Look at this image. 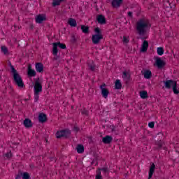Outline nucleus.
Here are the masks:
<instances>
[{
    "instance_id": "423d86ee",
    "label": "nucleus",
    "mask_w": 179,
    "mask_h": 179,
    "mask_svg": "<svg viewBox=\"0 0 179 179\" xmlns=\"http://www.w3.org/2000/svg\"><path fill=\"white\" fill-rule=\"evenodd\" d=\"M36 22L38 24H41L43 22H45L47 20V17L44 14H39L35 18Z\"/></svg>"
},
{
    "instance_id": "79ce46f5",
    "label": "nucleus",
    "mask_w": 179,
    "mask_h": 179,
    "mask_svg": "<svg viewBox=\"0 0 179 179\" xmlns=\"http://www.w3.org/2000/svg\"><path fill=\"white\" fill-rule=\"evenodd\" d=\"M52 45H65V44L61 43H53Z\"/></svg>"
},
{
    "instance_id": "a878e982",
    "label": "nucleus",
    "mask_w": 179,
    "mask_h": 179,
    "mask_svg": "<svg viewBox=\"0 0 179 179\" xmlns=\"http://www.w3.org/2000/svg\"><path fill=\"white\" fill-rule=\"evenodd\" d=\"M122 87V85L121 84V80H117L115 83V89L120 90Z\"/></svg>"
},
{
    "instance_id": "f704fd0d",
    "label": "nucleus",
    "mask_w": 179,
    "mask_h": 179,
    "mask_svg": "<svg viewBox=\"0 0 179 179\" xmlns=\"http://www.w3.org/2000/svg\"><path fill=\"white\" fill-rule=\"evenodd\" d=\"M157 145L159 148H162L163 147V141H158Z\"/></svg>"
},
{
    "instance_id": "9b49d317",
    "label": "nucleus",
    "mask_w": 179,
    "mask_h": 179,
    "mask_svg": "<svg viewBox=\"0 0 179 179\" xmlns=\"http://www.w3.org/2000/svg\"><path fill=\"white\" fill-rule=\"evenodd\" d=\"M102 142L105 145H110L111 142H113V136H106L102 138Z\"/></svg>"
},
{
    "instance_id": "3c124183",
    "label": "nucleus",
    "mask_w": 179,
    "mask_h": 179,
    "mask_svg": "<svg viewBox=\"0 0 179 179\" xmlns=\"http://www.w3.org/2000/svg\"><path fill=\"white\" fill-rule=\"evenodd\" d=\"M110 128L112 129V132H114V131H115V127L114 126H110Z\"/></svg>"
},
{
    "instance_id": "2eb2a0df",
    "label": "nucleus",
    "mask_w": 179,
    "mask_h": 179,
    "mask_svg": "<svg viewBox=\"0 0 179 179\" xmlns=\"http://www.w3.org/2000/svg\"><path fill=\"white\" fill-rule=\"evenodd\" d=\"M38 118L39 122L43 124L47 121V115H45V113H40Z\"/></svg>"
},
{
    "instance_id": "dca6fc26",
    "label": "nucleus",
    "mask_w": 179,
    "mask_h": 179,
    "mask_svg": "<svg viewBox=\"0 0 179 179\" xmlns=\"http://www.w3.org/2000/svg\"><path fill=\"white\" fill-rule=\"evenodd\" d=\"M24 126L25 128H31L33 127V123L31 122V120L29 118H26L24 120Z\"/></svg>"
},
{
    "instance_id": "9d476101",
    "label": "nucleus",
    "mask_w": 179,
    "mask_h": 179,
    "mask_svg": "<svg viewBox=\"0 0 179 179\" xmlns=\"http://www.w3.org/2000/svg\"><path fill=\"white\" fill-rule=\"evenodd\" d=\"M96 20L100 24H106V23L107 22V21L106 20V17H104V15H97Z\"/></svg>"
},
{
    "instance_id": "4c0bfd02",
    "label": "nucleus",
    "mask_w": 179,
    "mask_h": 179,
    "mask_svg": "<svg viewBox=\"0 0 179 179\" xmlns=\"http://www.w3.org/2000/svg\"><path fill=\"white\" fill-rule=\"evenodd\" d=\"M99 171H103V173H107L108 171V169L107 168H101L99 169Z\"/></svg>"
},
{
    "instance_id": "2f4dec72",
    "label": "nucleus",
    "mask_w": 179,
    "mask_h": 179,
    "mask_svg": "<svg viewBox=\"0 0 179 179\" xmlns=\"http://www.w3.org/2000/svg\"><path fill=\"white\" fill-rule=\"evenodd\" d=\"M11 72L13 73V76H15V75H18L19 73H17V71L15 69V67L13 66H11L10 67Z\"/></svg>"
},
{
    "instance_id": "393cba45",
    "label": "nucleus",
    "mask_w": 179,
    "mask_h": 179,
    "mask_svg": "<svg viewBox=\"0 0 179 179\" xmlns=\"http://www.w3.org/2000/svg\"><path fill=\"white\" fill-rule=\"evenodd\" d=\"M1 52L3 54H4V55H9V50L5 45L1 46Z\"/></svg>"
},
{
    "instance_id": "bb28decb",
    "label": "nucleus",
    "mask_w": 179,
    "mask_h": 179,
    "mask_svg": "<svg viewBox=\"0 0 179 179\" xmlns=\"http://www.w3.org/2000/svg\"><path fill=\"white\" fill-rule=\"evenodd\" d=\"M140 96L141 97V99H148L149 96H148V92L143 90L140 92Z\"/></svg>"
},
{
    "instance_id": "5fc2aeb1",
    "label": "nucleus",
    "mask_w": 179,
    "mask_h": 179,
    "mask_svg": "<svg viewBox=\"0 0 179 179\" xmlns=\"http://www.w3.org/2000/svg\"><path fill=\"white\" fill-rule=\"evenodd\" d=\"M131 48V46H129V48Z\"/></svg>"
},
{
    "instance_id": "7c9ffc66",
    "label": "nucleus",
    "mask_w": 179,
    "mask_h": 179,
    "mask_svg": "<svg viewBox=\"0 0 179 179\" xmlns=\"http://www.w3.org/2000/svg\"><path fill=\"white\" fill-rule=\"evenodd\" d=\"M95 179H103V176H101V171H96Z\"/></svg>"
},
{
    "instance_id": "72a5a7b5",
    "label": "nucleus",
    "mask_w": 179,
    "mask_h": 179,
    "mask_svg": "<svg viewBox=\"0 0 179 179\" xmlns=\"http://www.w3.org/2000/svg\"><path fill=\"white\" fill-rule=\"evenodd\" d=\"M39 95H40V93L34 92V100H35V101H38V98L40 97Z\"/></svg>"
},
{
    "instance_id": "6e6552de",
    "label": "nucleus",
    "mask_w": 179,
    "mask_h": 179,
    "mask_svg": "<svg viewBox=\"0 0 179 179\" xmlns=\"http://www.w3.org/2000/svg\"><path fill=\"white\" fill-rule=\"evenodd\" d=\"M104 87H106V85L104 83L100 86L103 97H104V99H107V97H108L110 92H108V90L107 88Z\"/></svg>"
},
{
    "instance_id": "b1692460",
    "label": "nucleus",
    "mask_w": 179,
    "mask_h": 179,
    "mask_svg": "<svg viewBox=\"0 0 179 179\" xmlns=\"http://www.w3.org/2000/svg\"><path fill=\"white\" fill-rule=\"evenodd\" d=\"M76 150L78 153H83L85 152V147H83V145H78L76 147Z\"/></svg>"
},
{
    "instance_id": "0eeeda50",
    "label": "nucleus",
    "mask_w": 179,
    "mask_h": 179,
    "mask_svg": "<svg viewBox=\"0 0 179 179\" xmlns=\"http://www.w3.org/2000/svg\"><path fill=\"white\" fill-rule=\"evenodd\" d=\"M155 64L159 69H162V68L166 66V62L162 60L160 57H156Z\"/></svg>"
},
{
    "instance_id": "a18cd8bd",
    "label": "nucleus",
    "mask_w": 179,
    "mask_h": 179,
    "mask_svg": "<svg viewBox=\"0 0 179 179\" xmlns=\"http://www.w3.org/2000/svg\"><path fill=\"white\" fill-rule=\"evenodd\" d=\"M122 78H128V73H127V72H123Z\"/></svg>"
},
{
    "instance_id": "c9c22d12",
    "label": "nucleus",
    "mask_w": 179,
    "mask_h": 179,
    "mask_svg": "<svg viewBox=\"0 0 179 179\" xmlns=\"http://www.w3.org/2000/svg\"><path fill=\"white\" fill-rule=\"evenodd\" d=\"M82 114H83L84 115H89V111H87V110L86 109H83L82 110Z\"/></svg>"
},
{
    "instance_id": "f8f14e48",
    "label": "nucleus",
    "mask_w": 179,
    "mask_h": 179,
    "mask_svg": "<svg viewBox=\"0 0 179 179\" xmlns=\"http://www.w3.org/2000/svg\"><path fill=\"white\" fill-rule=\"evenodd\" d=\"M35 67L36 72H38L39 73H41V72H43L44 71V64H43V63H36Z\"/></svg>"
},
{
    "instance_id": "20e7f679",
    "label": "nucleus",
    "mask_w": 179,
    "mask_h": 179,
    "mask_svg": "<svg viewBox=\"0 0 179 179\" xmlns=\"http://www.w3.org/2000/svg\"><path fill=\"white\" fill-rule=\"evenodd\" d=\"M71 130L68 129L61 130L56 133V138H57V139H59L60 138H69V136H71Z\"/></svg>"
},
{
    "instance_id": "6ab92c4d",
    "label": "nucleus",
    "mask_w": 179,
    "mask_h": 179,
    "mask_svg": "<svg viewBox=\"0 0 179 179\" xmlns=\"http://www.w3.org/2000/svg\"><path fill=\"white\" fill-rule=\"evenodd\" d=\"M68 24H69V26H71V27H76V26L78 24L76 23V20H75L73 18L69 19Z\"/></svg>"
},
{
    "instance_id": "473e14b6",
    "label": "nucleus",
    "mask_w": 179,
    "mask_h": 179,
    "mask_svg": "<svg viewBox=\"0 0 179 179\" xmlns=\"http://www.w3.org/2000/svg\"><path fill=\"white\" fill-rule=\"evenodd\" d=\"M22 179H30V175L27 172L22 173Z\"/></svg>"
},
{
    "instance_id": "412c9836",
    "label": "nucleus",
    "mask_w": 179,
    "mask_h": 179,
    "mask_svg": "<svg viewBox=\"0 0 179 179\" xmlns=\"http://www.w3.org/2000/svg\"><path fill=\"white\" fill-rule=\"evenodd\" d=\"M143 75L145 79H150V78H152V71H150V70H146L144 71Z\"/></svg>"
},
{
    "instance_id": "aec40b11",
    "label": "nucleus",
    "mask_w": 179,
    "mask_h": 179,
    "mask_svg": "<svg viewBox=\"0 0 179 179\" xmlns=\"http://www.w3.org/2000/svg\"><path fill=\"white\" fill-rule=\"evenodd\" d=\"M71 41L73 44H76V43L79 41V37L78 36V35L73 34L71 36Z\"/></svg>"
},
{
    "instance_id": "5701e85b",
    "label": "nucleus",
    "mask_w": 179,
    "mask_h": 179,
    "mask_svg": "<svg viewBox=\"0 0 179 179\" xmlns=\"http://www.w3.org/2000/svg\"><path fill=\"white\" fill-rule=\"evenodd\" d=\"M81 30L84 34H89V27L85 26V25H81Z\"/></svg>"
},
{
    "instance_id": "a19ab883",
    "label": "nucleus",
    "mask_w": 179,
    "mask_h": 179,
    "mask_svg": "<svg viewBox=\"0 0 179 179\" xmlns=\"http://www.w3.org/2000/svg\"><path fill=\"white\" fill-rule=\"evenodd\" d=\"M95 33H96V34H100V33H101L100 28H99V27L96 28Z\"/></svg>"
},
{
    "instance_id": "4468645a",
    "label": "nucleus",
    "mask_w": 179,
    "mask_h": 179,
    "mask_svg": "<svg viewBox=\"0 0 179 179\" xmlns=\"http://www.w3.org/2000/svg\"><path fill=\"white\" fill-rule=\"evenodd\" d=\"M27 75L28 76H31V77L36 76V75H37V73L36 72V71L31 69V64L28 65Z\"/></svg>"
},
{
    "instance_id": "f257e3e1",
    "label": "nucleus",
    "mask_w": 179,
    "mask_h": 179,
    "mask_svg": "<svg viewBox=\"0 0 179 179\" xmlns=\"http://www.w3.org/2000/svg\"><path fill=\"white\" fill-rule=\"evenodd\" d=\"M150 27L152 24L149 20L140 19L136 24V30L139 36H145Z\"/></svg>"
},
{
    "instance_id": "de8ad7c7",
    "label": "nucleus",
    "mask_w": 179,
    "mask_h": 179,
    "mask_svg": "<svg viewBox=\"0 0 179 179\" xmlns=\"http://www.w3.org/2000/svg\"><path fill=\"white\" fill-rule=\"evenodd\" d=\"M127 15L129 16V17H133V15H132V12L129 11V12L127 13Z\"/></svg>"
},
{
    "instance_id": "ea45409f",
    "label": "nucleus",
    "mask_w": 179,
    "mask_h": 179,
    "mask_svg": "<svg viewBox=\"0 0 179 179\" xmlns=\"http://www.w3.org/2000/svg\"><path fill=\"white\" fill-rule=\"evenodd\" d=\"M128 38L127 36H124L123 37V43H124L125 44H127V43H128Z\"/></svg>"
},
{
    "instance_id": "39448f33",
    "label": "nucleus",
    "mask_w": 179,
    "mask_h": 179,
    "mask_svg": "<svg viewBox=\"0 0 179 179\" xmlns=\"http://www.w3.org/2000/svg\"><path fill=\"white\" fill-rule=\"evenodd\" d=\"M34 90V93H36V94L41 93V92H43V85H41V83H40V78H38L35 81Z\"/></svg>"
},
{
    "instance_id": "49530a36",
    "label": "nucleus",
    "mask_w": 179,
    "mask_h": 179,
    "mask_svg": "<svg viewBox=\"0 0 179 179\" xmlns=\"http://www.w3.org/2000/svg\"><path fill=\"white\" fill-rule=\"evenodd\" d=\"M59 48L62 50H66V45H59Z\"/></svg>"
},
{
    "instance_id": "37998d69",
    "label": "nucleus",
    "mask_w": 179,
    "mask_h": 179,
    "mask_svg": "<svg viewBox=\"0 0 179 179\" xmlns=\"http://www.w3.org/2000/svg\"><path fill=\"white\" fill-rule=\"evenodd\" d=\"M142 45H149V42L148 41H143Z\"/></svg>"
},
{
    "instance_id": "ddd939ff",
    "label": "nucleus",
    "mask_w": 179,
    "mask_h": 179,
    "mask_svg": "<svg viewBox=\"0 0 179 179\" xmlns=\"http://www.w3.org/2000/svg\"><path fill=\"white\" fill-rule=\"evenodd\" d=\"M123 1L124 0H113L111 2L112 7L120 8V6H121V3H122Z\"/></svg>"
},
{
    "instance_id": "c03bdc74",
    "label": "nucleus",
    "mask_w": 179,
    "mask_h": 179,
    "mask_svg": "<svg viewBox=\"0 0 179 179\" xmlns=\"http://www.w3.org/2000/svg\"><path fill=\"white\" fill-rule=\"evenodd\" d=\"M79 130H80L79 127H73V131H75L76 132H79Z\"/></svg>"
},
{
    "instance_id": "a211bd4d",
    "label": "nucleus",
    "mask_w": 179,
    "mask_h": 179,
    "mask_svg": "<svg viewBox=\"0 0 179 179\" xmlns=\"http://www.w3.org/2000/svg\"><path fill=\"white\" fill-rule=\"evenodd\" d=\"M52 54L55 57L54 59H58V45H54L52 48Z\"/></svg>"
},
{
    "instance_id": "c85d7f7f",
    "label": "nucleus",
    "mask_w": 179,
    "mask_h": 179,
    "mask_svg": "<svg viewBox=\"0 0 179 179\" xmlns=\"http://www.w3.org/2000/svg\"><path fill=\"white\" fill-rule=\"evenodd\" d=\"M88 67H89V69L92 71H95L96 69V65H94L93 62H92V64L88 63Z\"/></svg>"
},
{
    "instance_id": "c756f323",
    "label": "nucleus",
    "mask_w": 179,
    "mask_h": 179,
    "mask_svg": "<svg viewBox=\"0 0 179 179\" xmlns=\"http://www.w3.org/2000/svg\"><path fill=\"white\" fill-rule=\"evenodd\" d=\"M148 48L149 45H142L140 50V52H146V51H148Z\"/></svg>"
},
{
    "instance_id": "4be33fe9",
    "label": "nucleus",
    "mask_w": 179,
    "mask_h": 179,
    "mask_svg": "<svg viewBox=\"0 0 179 179\" xmlns=\"http://www.w3.org/2000/svg\"><path fill=\"white\" fill-rule=\"evenodd\" d=\"M64 0H53V2L52 3V6L53 7L55 6H59L62 2H64Z\"/></svg>"
},
{
    "instance_id": "cd10ccee",
    "label": "nucleus",
    "mask_w": 179,
    "mask_h": 179,
    "mask_svg": "<svg viewBox=\"0 0 179 179\" xmlns=\"http://www.w3.org/2000/svg\"><path fill=\"white\" fill-rule=\"evenodd\" d=\"M158 55H163L164 54V49L162 47H159L157 50Z\"/></svg>"
},
{
    "instance_id": "7ed1b4c3",
    "label": "nucleus",
    "mask_w": 179,
    "mask_h": 179,
    "mask_svg": "<svg viewBox=\"0 0 179 179\" xmlns=\"http://www.w3.org/2000/svg\"><path fill=\"white\" fill-rule=\"evenodd\" d=\"M13 78L15 85L20 89H22V87L24 86V83H23V79H22L20 74H15L13 76Z\"/></svg>"
},
{
    "instance_id": "e433bc0d",
    "label": "nucleus",
    "mask_w": 179,
    "mask_h": 179,
    "mask_svg": "<svg viewBox=\"0 0 179 179\" xmlns=\"http://www.w3.org/2000/svg\"><path fill=\"white\" fill-rule=\"evenodd\" d=\"M148 127L150 128H155V122H150L148 123Z\"/></svg>"
},
{
    "instance_id": "864d4df0",
    "label": "nucleus",
    "mask_w": 179,
    "mask_h": 179,
    "mask_svg": "<svg viewBox=\"0 0 179 179\" xmlns=\"http://www.w3.org/2000/svg\"><path fill=\"white\" fill-rule=\"evenodd\" d=\"M131 48V46H129V48Z\"/></svg>"
},
{
    "instance_id": "1a4fd4ad",
    "label": "nucleus",
    "mask_w": 179,
    "mask_h": 179,
    "mask_svg": "<svg viewBox=\"0 0 179 179\" xmlns=\"http://www.w3.org/2000/svg\"><path fill=\"white\" fill-rule=\"evenodd\" d=\"M103 38L102 34H95L92 36V43L93 44H99L100 41Z\"/></svg>"
},
{
    "instance_id": "f03ea898",
    "label": "nucleus",
    "mask_w": 179,
    "mask_h": 179,
    "mask_svg": "<svg viewBox=\"0 0 179 179\" xmlns=\"http://www.w3.org/2000/svg\"><path fill=\"white\" fill-rule=\"evenodd\" d=\"M164 86L166 89H171L173 87V93L178 94L179 91L177 90V82L173 80L164 81Z\"/></svg>"
},
{
    "instance_id": "58836bf2",
    "label": "nucleus",
    "mask_w": 179,
    "mask_h": 179,
    "mask_svg": "<svg viewBox=\"0 0 179 179\" xmlns=\"http://www.w3.org/2000/svg\"><path fill=\"white\" fill-rule=\"evenodd\" d=\"M22 177V173H18L16 177H15V179H21Z\"/></svg>"
},
{
    "instance_id": "603ef678",
    "label": "nucleus",
    "mask_w": 179,
    "mask_h": 179,
    "mask_svg": "<svg viewBox=\"0 0 179 179\" xmlns=\"http://www.w3.org/2000/svg\"><path fill=\"white\" fill-rule=\"evenodd\" d=\"M9 66H10V68H11V66H13L12 65V63H10V62H9Z\"/></svg>"
},
{
    "instance_id": "f3484780",
    "label": "nucleus",
    "mask_w": 179,
    "mask_h": 179,
    "mask_svg": "<svg viewBox=\"0 0 179 179\" xmlns=\"http://www.w3.org/2000/svg\"><path fill=\"white\" fill-rule=\"evenodd\" d=\"M155 169H156V166L155 165V164H152L150 168L148 179H150L152 178V177H153V173H155Z\"/></svg>"
},
{
    "instance_id": "09e8293b",
    "label": "nucleus",
    "mask_w": 179,
    "mask_h": 179,
    "mask_svg": "<svg viewBox=\"0 0 179 179\" xmlns=\"http://www.w3.org/2000/svg\"><path fill=\"white\" fill-rule=\"evenodd\" d=\"M88 142L89 143H92V142H93V139L92 138V137H88Z\"/></svg>"
},
{
    "instance_id": "8fccbe9b",
    "label": "nucleus",
    "mask_w": 179,
    "mask_h": 179,
    "mask_svg": "<svg viewBox=\"0 0 179 179\" xmlns=\"http://www.w3.org/2000/svg\"><path fill=\"white\" fill-rule=\"evenodd\" d=\"M6 157H10L11 156V154L9 153V152H7L6 155H5Z\"/></svg>"
}]
</instances>
